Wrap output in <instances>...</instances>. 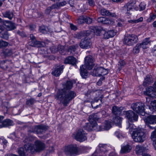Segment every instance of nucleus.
I'll use <instances>...</instances> for the list:
<instances>
[{
    "label": "nucleus",
    "mask_w": 156,
    "mask_h": 156,
    "mask_svg": "<svg viewBox=\"0 0 156 156\" xmlns=\"http://www.w3.org/2000/svg\"><path fill=\"white\" fill-rule=\"evenodd\" d=\"M63 88L58 90L55 96V98L62 103L64 106H67L70 101L76 96V94L73 91H71L69 92L68 90L71 89L73 86L72 82L67 81L65 84H63Z\"/></svg>",
    "instance_id": "obj_1"
},
{
    "label": "nucleus",
    "mask_w": 156,
    "mask_h": 156,
    "mask_svg": "<svg viewBox=\"0 0 156 156\" xmlns=\"http://www.w3.org/2000/svg\"><path fill=\"white\" fill-rule=\"evenodd\" d=\"M128 127L126 128L129 129V131L131 132L133 131L132 136L133 140L136 142H142L144 140L145 134L143 130L140 129H134L132 124L128 123Z\"/></svg>",
    "instance_id": "obj_2"
},
{
    "label": "nucleus",
    "mask_w": 156,
    "mask_h": 156,
    "mask_svg": "<svg viewBox=\"0 0 156 156\" xmlns=\"http://www.w3.org/2000/svg\"><path fill=\"white\" fill-rule=\"evenodd\" d=\"M94 59L91 55L88 56L85 58V65H82L80 68V73L82 78H85L88 75V73L85 67L89 70L91 69L94 65Z\"/></svg>",
    "instance_id": "obj_3"
},
{
    "label": "nucleus",
    "mask_w": 156,
    "mask_h": 156,
    "mask_svg": "<svg viewBox=\"0 0 156 156\" xmlns=\"http://www.w3.org/2000/svg\"><path fill=\"white\" fill-rule=\"evenodd\" d=\"M26 151H30L31 152H40L43 150L45 148V144L39 140H36L33 145L31 144L28 143L24 145Z\"/></svg>",
    "instance_id": "obj_4"
},
{
    "label": "nucleus",
    "mask_w": 156,
    "mask_h": 156,
    "mask_svg": "<svg viewBox=\"0 0 156 156\" xmlns=\"http://www.w3.org/2000/svg\"><path fill=\"white\" fill-rule=\"evenodd\" d=\"M138 38L137 36L134 34H126L123 40V43L127 45H132L137 43Z\"/></svg>",
    "instance_id": "obj_5"
},
{
    "label": "nucleus",
    "mask_w": 156,
    "mask_h": 156,
    "mask_svg": "<svg viewBox=\"0 0 156 156\" xmlns=\"http://www.w3.org/2000/svg\"><path fill=\"white\" fill-rule=\"evenodd\" d=\"M137 10L135 1H130L122 7V12L128 15L131 14L133 9Z\"/></svg>",
    "instance_id": "obj_6"
},
{
    "label": "nucleus",
    "mask_w": 156,
    "mask_h": 156,
    "mask_svg": "<svg viewBox=\"0 0 156 156\" xmlns=\"http://www.w3.org/2000/svg\"><path fill=\"white\" fill-rule=\"evenodd\" d=\"M144 104L142 102L133 103L131 105L132 109L139 114L144 115L145 113L144 111Z\"/></svg>",
    "instance_id": "obj_7"
},
{
    "label": "nucleus",
    "mask_w": 156,
    "mask_h": 156,
    "mask_svg": "<svg viewBox=\"0 0 156 156\" xmlns=\"http://www.w3.org/2000/svg\"><path fill=\"white\" fill-rule=\"evenodd\" d=\"M75 139L78 141L83 142L87 139V133L82 129H79L74 135Z\"/></svg>",
    "instance_id": "obj_8"
},
{
    "label": "nucleus",
    "mask_w": 156,
    "mask_h": 156,
    "mask_svg": "<svg viewBox=\"0 0 156 156\" xmlns=\"http://www.w3.org/2000/svg\"><path fill=\"white\" fill-rule=\"evenodd\" d=\"M108 73V71L102 67L95 66L93 71L91 73L92 75L93 76H100L106 75Z\"/></svg>",
    "instance_id": "obj_9"
},
{
    "label": "nucleus",
    "mask_w": 156,
    "mask_h": 156,
    "mask_svg": "<svg viewBox=\"0 0 156 156\" xmlns=\"http://www.w3.org/2000/svg\"><path fill=\"white\" fill-rule=\"evenodd\" d=\"M98 119V118L96 114H94L89 116V121L90 123L89 126L90 130L96 129L97 125L96 121Z\"/></svg>",
    "instance_id": "obj_10"
},
{
    "label": "nucleus",
    "mask_w": 156,
    "mask_h": 156,
    "mask_svg": "<svg viewBox=\"0 0 156 156\" xmlns=\"http://www.w3.org/2000/svg\"><path fill=\"white\" fill-rule=\"evenodd\" d=\"M78 151L77 147L72 145L66 147L64 152L67 155L71 156L76 154Z\"/></svg>",
    "instance_id": "obj_11"
},
{
    "label": "nucleus",
    "mask_w": 156,
    "mask_h": 156,
    "mask_svg": "<svg viewBox=\"0 0 156 156\" xmlns=\"http://www.w3.org/2000/svg\"><path fill=\"white\" fill-rule=\"evenodd\" d=\"M126 116L128 120L131 122L136 121L138 120V116L131 110L125 112Z\"/></svg>",
    "instance_id": "obj_12"
},
{
    "label": "nucleus",
    "mask_w": 156,
    "mask_h": 156,
    "mask_svg": "<svg viewBox=\"0 0 156 156\" xmlns=\"http://www.w3.org/2000/svg\"><path fill=\"white\" fill-rule=\"evenodd\" d=\"M144 121L146 125L152 129L153 128L150 126V124H153L156 123V115H151L148 116L144 119Z\"/></svg>",
    "instance_id": "obj_13"
},
{
    "label": "nucleus",
    "mask_w": 156,
    "mask_h": 156,
    "mask_svg": "<svg viewBox=\"0 0 156 156\" xmlns=\"http://www.w3.org/2000/svg\"><path fill=\"white\" fill-rule=\"evenodd\" d=\"M91 44L90 40L85 37L84 39H82L80 46L81 48L86 49L90 48Z\"/></svg>",
    "instance_id": "obj_14"
},
{
    "label": "nucleus",
    "mask_w": 156,
    "mask_h": 156,
    "mask_svg": "<svg viewBox=\"0 0 156 156\" xmlns=\"http://www.w3.org/2000/svg\"><path fill=\"white\" fill-rule=\"evenodd\" d=\"M46 129L45 126L43 125H39L35 126L32 132L37 134H40Z\"/></svg>",
    "instance_id": "obj_15"
},
{
    "label": "nucleus",
    "mask_w": 156,
    "mask_h": 156,
    "mask_svg": "<svg viewBox=\"0 0 156 156\" xmlns=\"http://www.w3.org/2000/svg\"><path fill=\"white\" fill-rule=\"evenodd\" d=\"M156 92L154 90L153 87H149L146 89V91H144V94L152 98L155 97Z\"/></svg>",
    "instance_id": "obj_16"
},
{
    "label": "nucleus",
    "mask_w": 156,
    "mask_h": 156,
    "mask_svg": "<svg viewBox=\"0 0 156 156\" xmlns=\"http://www.w3.org/2000/svg\"><path fill=\"white\" fill-rule=\"evenodd\" d=\"M99 126L98 130L103 131L104 130H108L112 127V124L110 121H105L104 122V125Z\"/></svg>",
    "instance_id": "obj_17"
},
{
    "label": "nucleus",
    "mask_w": 156,
    "mask_h": 156,
    "mask_svg": "<svg viewBox=\"0 0 156 156\" xmlns=\"http://www.w3.org/2000/svg\"><path fill=\"white\" fill-rule=\"evenodd\" d=\"M63 69V66H58L52 71V74L56 76H59L62 72Z\"/></svg>",
    "instance_id": "obj_18"
},
{
    "label": "nucleus",
    "mask_w": 156,
    "mask_h": 156,
    "mask_svg": "<svg viewBox=\"0 0 156 156\" xmlns=\"http://www.w3.org/2000/svg\"><path fill=\"white\" fill-rule=\"evenodd\" d=\"M101 14L102 16H110L112 17H116V15L115 13H112L108 10L105 9H101L100 11Z\"/></svg>",
    "instance_id": "obj_19"
},
{
    "label": "nucleus",
    "mask_w": 156,
    "mask_h": 156,
    "mask_svg": "<svg viewBox=\"0 0 156 156\" xmlns=\"http://www.w3.org/2000/svg\"><path fill=\"white\" fill-rule=\"evenodd\" d=\"M76 60L75 58L71 56L67 58L64 61L65 64H69L75 65L76 64Z\"/></svg>",
    "instance_id": "obj_20"
},
{
    "label": "nucleus",
    "mask_w": 156,
    "mask_h": 156,
    "mask_svg": "<svg viewBox=\"0 0 156 156\" xmlns=\"http://www.w3.org/2000/svg\"><path fill=\"white\" fill-rule=\"evenodd\" d=\"M4 24L8 28V30H11L16 28L14 23L8 21H5L4 22Z\"/></svg>",
    "instance_id": "obj_21"
},
{
    "label": "nucleus",
    "mask_w": 156,
    "mask_h": 156,
    "mask_svg": "<svg viewBox=\"0 0 156 156\" xmlns=\"http://www.w3.org/2000/svg\"><path fill=\"white\" fill-rule=\"evenodd\" d=\"M150 42L149 38H146L143 40L142 43L139 44L141 48L146 49L148 48V44Z\"/></svg>",
    "instance_id": "obj_22"
},
{
    "label": "nucleus",
    "mask_w": 156,
    "mask_h": 156,
    "mask_svg": "<svg viewBox=\"0 0 156 156\" xmlns=\"http://www.w3.org/2000/svg\"><path fill=\"white\" fill-rule=\"evenodd\" d=\"M122 121V118L119 116H116L113 118V122L116 126H118L119 127H120L121 126Z\"/></svg>",
    "instance_id": "obj_23"
},
{
    "label": "nucleus",
    "mask_w": 156,
    "mask_h": 156,
    "mask_svg": "<svg viewBox=\"0 0 156 156\" xmlns=\"http://www.w3.org/2000/svg\"><path fill=\"white\" fill-rule=\"evenodd\" d=\"M131 149V147L129 145H126L125 146H122L120 151L121 153H125L129 152Z\"/></svg>",
    "instance_id": "obj_24"
},
{
    "label": "nucleus",
    "mask_w": 156,
    "mask_h": 156,
    "mask_svg": "<svg viewBox=\"0 0 156 156\" xmlns=\"http://www.w3.org/2000/svg\"><path fill=\"white\" fill-rule=\"evenodd\" d=\"M145 148L142 146L137 145L136 147V151L138 155L141 154L143 152L145 151Z\"/></svg>",
    "instance_id": "obj_25"
},
{
    "label": "nucleus",
    "mask_w": 156,
    "mask_h": 156,
    "mask_svg": "<svg viewBox=\"0 0 156 156\" xmlns=\"http://www.w3.org/2000/svg\"><path fill=\"white\" fill-rule=\"evenodd\" d=\"M13 125V123L12 121L9 119H6L4 120L2 122V128L12 126Z\"/></svg>",
    "instance_id": "obj_26"
},
{
    "label": "nucleus",
    "mask_w": 156,
    "mask_h": 156,
    "mask_svg": "<svg viewBox=\"0 0 156 156\" xmlns=\"http://www.w3.org/2000/svg\"><path fill=\"white\" fill-rule=\"evenodd\" d=\"M78 48V46L77 45L69 46L68 48L67 51L69 53V54H73Z\"/></svg>",
    "instance_id": "obj_27"
},
{
    "label": "nucleus",
    "mask_w": 156,
    "mask_h": 156,
    "mask_svg": "<svg viewBox=\"0 0 156 156\" xmlns=\"http://www.w3.org/2000/svg\"><path fill=\"white\" fill-rule=\"evenodd\" d=\"M0 37L3 38L7 39L9 38V35L7 31L5 30L4 28L3 27L2 31L0 33Z\"/></svg>",
    "instance_id": "obj_28"
},
{
    "label": "nucleus",
    "mask_w": 156,
    "mask_h": 156,
    "mask_svg": "<svg viewBox=\"0 0 156 156\" xmlns=\"http://www.w3.org/2000/svg\"><path fill=\"white\" fill-rule=\"evenodd\" d=\"M143 20V17H141L136 19L129 20H128V22L130 23L135 24L142 22Z\"/></svg>",
    "instance_id": "obj_29"
},
{
    "label": "nucleus",
    "mask_w": 156,
    "mask_h": 156,
    "mask_svg": "<svg viewBox=\"0 0 156 156\" xmlns=\"http://www.w3.org/2000/svg\"><path fill=\"white\" fill-rule=\"evenodd\" d=\"M3 15L4 17L7 18L10 20H11L13 16V13L10 11H7L3 13Z\"/></svg>",
    "instance_id": "obj_30"
},
{
    "label": "nucleus",
    "mask_w": 156,
    "mask_h": 156,
    "mask_svg": "<svg viewBox=\"0 0 156 156\" xmlns=\"http://www.w3.org/2000/svg\"><path fill=\"white\" fill-rule=\"evenodd\" d=\"M151 77L152 76H151L149 75H147L145 78L143 83V85L144 86H146L147 84L151 82Z\"/></svg>",
    "instance_id": "obj_31"
},
{
    "label": "nucleus",
    "mask_w": 156,
    "mask_h": 156,
    "mask_svg": "<svg viewBox=\"0 0 156 156\" xmlns=\"http://www.w3.org/2000/svg\"><path fill=\"white\" fill-rule=\"evenodd\" d=\"M24 148H25L24 147ZM25 150L23 147H20L19 148L18 150V153L19 154L20 156H25V151H26V149Z\"/></svg>",
    "instance_id": "obj_32"
},
{
    "label": "nucleus",
    "mask_w": 156,
    "mask_h": 156,
    "mask_svg": "<svg viewBox=\"0 0 156 156\" xmlns=\"http://www.w3.org/2000/svg\"><path fill=\"white\" fill-rule=\"evenodd\" d=\"M112 111L113 114L116 115L120 113L121 109L120 108L116 106H114L112 108Z\"/></svg>",
    "instance_id": "obj_33"
},
{
    "label": "nucleus",
    "mask_w": 156,
    "mask_h": 156,
    "mask_svg": "<svg viewBox=\"0 0 156 156\" xmlns=\"http://www.w3.org/2000/svg\"><path fill=\"white\" fill-rule=\"evenodd\" d=\"M30 38L32 40V42H34V44H31V45L34 47H35L36 45L39 44V42L36 41L35 37L33 34H31L30 35Z\"/></svg>",
    "instance_id": "obj_34"
},
{
    "label": "nucleus",
    "mask_w": 156,
    "mask_h": 156,
    "mask_svg": "<svg viewBox=\"0 0 156 156\" xmlns=\"http://www.w3.org/2000/svg\"><path fill=\"white\" fill-rule=\"evenodd\" d=\"M140 45L139 44H136L133 48V53L135 54L138 53L140 51Z\"/></svg>",
    "instance_id": "obj_35"
},
{
    "label": "nucleus",
    "mask_w": 156,
    "mask_h": 156,
    "mask_svg": "<svg viewBox=\"0 0 156 156\" xmlns=\"http://www.w3.org/2000/svg\"><path fill=\"white\" fill-rule=\"evenodd\" d=\"M14 51L12 49H7L4 51L5 54L7 56H10L12 55Z\"/></svg>",
    "instance_id": "obj_36"
},
{
    "label": "nucleus",
    "mask_w": 156,
    "mask_h": 156,
    "mask_svg": "<svg viewBox=\"0 0 156 156\" xmlns=\"http://www.w3.org/2000/svg\"><path fill=\"white\" fill-rule=\"evenodd\" d=\"M85 16H80L77 20L79 24H82L85 22Z\"/></svg>",
    "instance_id": "obj_37"
},
{
    "label": "nucleus",
    "mask_w": 156,
    "mask_h": 156,
    "mask_svg": "<svg viewBox=\"0 0 156 156\" xmlns=\"http://www.w3.org/2000/svg\"><path fill=\"white\" fill-rule=\"evenodd\" d=\"M35 102L34 99L31 98L30 99L27 100L26 101V104L30 106L31 105H33Z\"/></svg>",
    "instance_id": "obj_38"
},
{
    "label": "nucleus",
    "mask_w": 156,
    "mask_h": 156,
    "mask_svg": "<svg viewBox=\"0 0 156 156\" xmlns=\"http://www.w3.org/2000/svg\"><path fill=\"white\" fill-rule=\"evenodd\" d=\"M151 139L153 140V142L154 141L156 140V129L155 130L152 132L151 136Z\"/></svg>",
    "instance_id": "obj_39"
},
{
    "label": "nucleus",
    "mask_w": 156,
    "mask_h": 156,
    "mask_svg": "<svg viewBox=\"0 0 156 156\" xmlns=\"http://www.w3.org/2000/svg\"><path fill=\"white\" fill-rule=\"evenodd\" d=\"M57 5L58 6H62L65 5L66 3L65 0H58Z\"/></svg>",
    "instance_id": "obj_40"
},
{
    "label": "nucleus",
    "mask_w": 156,
    "mask_h": 156,
    "mask_svg": "<svg viewBox=\"0 0 156 156\" xmlns=\"http://www.w3.org/2000/svg\"><path fill=\"white\" fill-rule=\"evenodd\" d=\"M8 44L7 42L0 40V48L7 46Z\"/></svg>",
    "instance_id": "obj_41"
},
{
    "label": "nucleus",
    "mask_w": 156,
    "mask_h": 156,
    "mask_svg": "<svg viewBox=\"0 0 156 156\" xmlns=\"http://www.w3.org/2000/svg\"><path fill=\"white\" fill-rule=\"evenodd\" d=\"M47 27H46L45 26H43L40 27L39 30L41 32L45 34L47 32Z\"/></svg>",
    "instance_id": "obj_42"
},
{
    "label": "nucleus",
    "mask_w": 156,
    "mask_h": 156,
    "mask_svg": "<svg viewBox=\"0 0 156 156\" xmlns=\"http://www.w3.org/2000/svg\"><path fill=\"white\" fill-rule=\"evenodd\" d=\"M114 23V21L108 18H106L104 21V24H112Z\"/></svg>",
    "instance_id": "obj_43"
},
{
    "label": "nucleus",
    "mask_w": 156,
    "mask_h": 156,
    "mask_svg": "<svg viewBox=\"0 0 156 156\" xmlns=\"http://www.w3.org/2000/svg\"><path fill=\"white\" fill-rule=\"evenodd\" d=\"M156 15L154 14L150 15V16L147 19V21L148 22H150L154 20L155 18Z\"/></svg>",
    "instance_id": "obj_44"
},
{
    "label": "nucleus",
    "mask_w": 156,
    "mask_h": 156,
    "mask_svg": "<svg viewBox=\"0 0 156 156\" xmlns=\"http://www.w3.org/2000/svg\"><path fill=\"white\" fill-rule=\"evenodd\" d=\"M109 35H110V37H112L115 35L117 33V30H110L108 31Z\"/></svg>",
    "instance_id": "obj_45"
},
{
    "label": "nucleus",
    "mask_w": 156,
    "mask_h": 156,
    "mask_svg": "<svg viewBox=\"0 0 156 156\" xmlns=\"http://www.w3.org/2000/svg\"><path fill=\"white\" fill-rule=\"evenodd\" d=\"M106 145L102 144H100L99 145L98 147L99 148V150L101 151H104L106 148Z\"/></svg>",
    "instance_id": "obj_46"
},
{
    "label": "nucleus",
    "mask_w": 156,
    "mask_h": 156,
    "mask_svg": "<svg viewBox=\"0 0 156 156\" xmlns=\"http://www.w3.org/2000/svg\"><path fill=\"white\" fill-rule=\"evenodd\" d=\"M126 64L125 61L123 60H120L119 62L118 65L120 66L121 68L123 67Z\"/></svg>",
    "instance_id": "obj_47"
},
{
    "label": "nucleus",
    "mask_w": 156,
    "mask_h": 156,
    "mask_svg": "<svg viewBox=\"0 0 156 156\" xmlns=\"http://www.w3.org/2000/svg\"><path fill=\"white\" fill-rule=\"evenodd\" d=\"M57 50L59 51L60 53H62L64 51V47L63 46H59Z\"/></svg>",
    "instance_id": "obj_48"
},
{
    "label": "nucleus",
    "mask_w": 156,
    "mask_h": 156,
    "mask_svg": "<svg viewBox=\"0 0 156 156\" xmlns=\"http://www.w3.org/2000/svg\"><path fill=\"white\" fill-rule=\"evenodd\" d=\"M85 22L87 24H90L92 22V20L90 17L85 16Z\"/></svg>",
    "instance_id": "obj_49"
},
{
    "label": "nucleus",
    "mask_w": 156,
    "mask_h": 156,
    "mask_svg": "<svg viewBox=\"0 0 156 156\" xmlns=\"http://www.w3.org/2000/svg\"><path fill=\"white\" fill-rule=\"evenodd\" d=\"M106 18L104 17H100L98 19L97 21L98 23L104 24V21L105 20Z\"/></svg>",
    "instance_id": "obj_50"
},
{
    "label": "nucleus",
    "mask_w": 156,
    "mask_h": 156,
    "mask_svg": "<svg viewBox=\"0 0 156 156\" xmlns=\"http://www.w3.org/2000/svg\"><path fill=\"white\" fill-rule=\"evenodd\" d=\"M140 11H142L144 9L145 7V4L144 2H141L140 4Z\"/></svg>",
    "instance_id": "obj_51"
},
{
    "label": "nucleus",
    "mask_w": 156,
    "mask_h": 156,
    "mask_svg": "<svg viewBox=\"0 0 156 156\" xmlns=\"http://www.w3.org/2000/svg\"><path fill=\"white\" fill-rule=\"evenodd\" d=\"M17 33L23 37H27L25 33L23 31L20 32L19 30H18Z\"/></svg>",
    "instance_id": "obj_52"
},
{
    "label": "nucleus",
    "mask_w": 156,
    "mask_h": 156,
    "mask_svg": "<svg viewBox=\"0 0 156 156\" xmlns=\"http://www.w3.org/2000/svg\"><path fill=\"white\" fill-rule=\"evenodd\" d=\"M103 37L104 38L108 39L110 37V35L108 31L105 32L104 34Z\"/></svg>",
    "instance_id": "obj_53"
},
{
    "label": "nucleus",
    "mask_w": 156,
    "mask_h": 156,
    "mask_svg": "<svg viewBox=\"0 0 156 156\" xmlns=\"http://www.w3.org/2000/svg\"><path fill=\"white\" fill-rule=\"evenodd\" d=\"M151 106L153 107V109L155 110V107H156V101L154 100L150 102Z\"/></svg>",
    "instance_id": "obj_54"
},
{
    "label": "nucleus",
    "mask_w": 156,
    "mask_h": 156,
    "mask_svg": "<svg viewBox=\"0 0 156 156\" xmlns=\"http://www.w3.org/2000/svg\"><path fill=\"white\" fill-rule=\"evenodd\" d=\"M97 30V28L95 27H91L90 29V31L91 32L95 33Z\"/></svg>",
    "instance_id": "obj_55"
},
{
    "label": "nucleus",
    "mask_w": 156,
    "mask_h": 156,
    "mask_svg": "<svg viewBox=\"0 0 156 156\" xmlns=\"http://www.w3.org/2000/svg\"><path fill=\"white\" fill-rule=\"evenodd\" d=\"M89 5L91 6H94L95 5V3L93 0H87Z\"/></svg>",
    "instance_id": "obj_56"
},
{
    "label": "nucleus",
    "mask_w": 156,
    "mask_h": 156,
    "mask_svg": "<svg viewBox=\"0 0 156 156\" xmlns=\"http://www.w3.org/2000/svg\"><path fill=\"white\" fill-rule=\"evenodd\" d=\"M4 119V117L2 116H0V128H2V123L3 121V119Z\"/></svg>",
    "instance_id": "obj_57"
},
{
    "label": "nucleus",
    "mask_w": 156,
    "mask_h": 156,
    "mask_svg": "<svg viewBox=\"0 0 156 156\" xmlns=\"http://www.w3.org/2000/svg\"><path fill=\"white\" fill-rule=\"evenodd\" d=\"M70 27L71 29L72 30H76V27L72 24H70Z\"/></svg>",
    "instance_id": "obj_58"
},
{
    "label": "nucleus",
    "mask_w": 156,
    "mask_h": 156,
    "mask_svg": "<svg viewBox=\"0 0 156 156\" xmlns=\"http://www.w3.org/2000/svg\"><path fill=\"white\" fill-rule=\"evenodd\" d=\"M1 143L3 144L4 145H5L7 143V141L5 139H2L0 140Z\"/></svg>",
    "instance_id": "obj_59"
},
{
    "label": "nucleus",
    "mask_w": 156,
    "mask_h": 156,
    "mask_svg": "<svg viewBox=\"0 0 156 156\" xmlns=\"http://www.w3.org/2000/svg\"><path fill=\"white\" fill-rule=\"evenodd\" d=\"M152 51L154 54L156 55V44L154 45V47L152 48Z\"/></svg>",
    "instance_id": "obj_60"
},
{
    "label": "nucleus",
    "mask_w": 156,
    "mask_h": 156,
    "mask_svg": "<svg viewBox=\"0 0 156 156\" xmlns=\"http://www.w3.org/2000/svg\"><path fill=\"white\" fill-rule=\"evenodd\" d=\"M51 7H48L47 8V9L46 10V12L47 13H49L51 11Z\"/></svg>",
    "instance_id": "obj_61"
},
{
    "label": "nucleus",
    "mask_w": 156,
    "mask_h": 156,
    "mask_svg": "<svg viewBox=\"0 0 156 156\" xmlns=\"http://www.w3.org/2000/svg\"><path fill=\"white\" fill-rule=\"evenodd\" d=\"M115 134L118 138H119L121 135L120 132L119 131H116L115 133Z\"/></svg>",
    "instance_id": "obj_62"
},
{
    "label": "nucleus",
    "mask_w": 156,
    "mask_h": 156,
    "mask_svg": "<svg viewBox=\"0 0 156 156\" xmlns=\"http://www.w3.org/2000/svg\"><path fill=\"white\" fill-rule=\"evenodd\" d=\"M35 27L34 25H31L30 26V28L31 30H33Z\"/></svg>",
    "instance_id": "obj_63"
},
{
    "label": "nucleus",
    "mask_w": 156,
    "mask_h": 156,
    "mask_svg": "<svg viewBox=\"0 0 156 156\" xmlns=\"http://www.w3.org/2000/svg\"><path fill=\"white\" fill-rule=\"evenodd\" d=\"M146 103L147 104H149L150 103V98H147L146 97Z\"/></svg>",
    "instance_id": "obj_64"
}]
</instances>
